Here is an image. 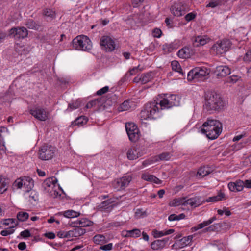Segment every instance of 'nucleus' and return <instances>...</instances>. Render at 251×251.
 I'll list each match as a JSON object with an SVG mask.
<instances>
[{"label":"nucleus","mask_w":251,"mask_h":251,"mask_svg":"<svg viewBox=\"0 0 251 251\" xmlns=\"http://www.w3.org/2000/svg\"><path fill=\"white\" fill-rule=\"evenodd\" d=\"M187 9V6L182 2L176 3L171 7L172 13L176 16H180L184 15Z\"/></svg>","instance_id":"12"},{"label":"nucleus","mask_w":251,"mask_h":251,"mask_svg":"<svg viewBox=\"0 0 251 251\" xmlns=\"http://www.w3.org/2000/svg\"><path fill=\"white\" fill-rule=\"evenodd\" d=\"M109 90L108 86H105L97 92V95H101L106 93Z\"/></svg>","instance_id":"56"},{"label":"nucleus","mask_w":251,"mask_h":251,"mask_svg":"<svg viewBox=\"0 0 251 251\" xmlns=\"http://www.w3.org/2000/svg\"><path fill=\"white\" fill-rule=\"evenodd\" d=\"M5 180H2L1 178H0V194H2L7 190Z\"/></svg>","instance_id":"41"},{"label":"nucleus","mask_w":251,"mask_h":251,"mask_svg":"<svg viewBox=\"0 0 251 251\" xmlns=\"http://www.w3.org/2000/svg\"><path fill=\"white\" fill-rule=\"evenodd\" d=\"M176 103L167 99H163L159 103L155 101L146 104L141 112L142 119H156L159 117V109L170 108Z\"/></svg>","instance_id":"1"},{"label":"nucleus","mask_w":251,"mask_h":251,"mask_svg":"<svg viewBox=\"0 0 251 251\" xmlns=\"http://www.w3.org/2000/svg\"><path fill=\"white\" fill-rule=\"evenodd\" d=\"M234 183L236 184V191H241L243 190L244 187L243 181L239 180L234 182Z\"/></svg>","instance_id":"45"},{"label":"nucleus","mask_w":251,"mask_h":251,"mask_svg":"<svg viewBox=\"0 0 251 251\" xmlns=\"http://www.w3.org/2000/svg\"><path fill=\"white\" fill-rule=\"evenodd\" d=\"M131 180V177L129 176H124L115 181L113 185L115 189L120 190L128 185Z\"/></svg>","instance_id":"14"},{"label":"nucleus","mask_w":251,"mask_h":251,"mask_svg":"<svg viewBox=\"0 0 251 251\" xmlns=\"http://www.w3.org/2000/svg\"><path fill=\"white\" fill-rule=\"evenodd\" d=\"M57 236L59 238H68L69 237V234H68V231L65 232V231H59L57 233Z\"/></svg>","instance_id":"58"},{"label":"nucleus","mask_w":251,"mask_h":251,"mask_svg":"<svg viewBox=\"0 0 251 251\" xmlns=\"http://www.w3.org/2000/svg\"><path fill=\"white\" fill-rule=\"evenodd\" d=\"M98 100H94L89 101L86 105V108H91L93 107L97 106L96 102H98Z\"/></svg>","instance_id":"49"},{"label":"nucleus","mask_w":251,"mask_h":251,"mask_svg":"<svg viewBox=\"0 0 251 251\" xmlns=\"http://www.w3.org/2000/svg\"><path fill=\"white\" fill-rule=\"evenodd\" d=\"M142 178L145 180L152 181L156 184H160L161 183V181L153 175L143 174Z\"/></svg>","instance_id":"27"},{"label":"nucleus","mask_w":251,"mask_h":251,"mask_svg":"<svg viewBox=\"0 0 251 251\" xmlns=\"http://www.w3.org/2000/svg\"><path fill=\"white\" fill-rule=\"evenodd\" d=\"M14 227V226H12L5 230H2L0 232V234L3 236H6L12 234L14 231V230L13 229Z\"/></svg>","instance_id":"38"},{"label":"nucleus","mask_w":251,"mask_h":251,"mask_svg":"<svg viewBox=\"0 0 251 251\" xmlns=\"http://www.w3.org/2000/svg\"><path fill=\"white\" fill-rule=\"evenodd\" d=\"M209 173L210 172L208 168L205 167L200 168L197 172V174L202 177L208 175Z\"/></svg>","instance_id":"36"},{"label":"nucleus","mask_w":251,"mask_h":251,"mask_svg":"<svg viewBox=\"0 0 251 251\" xmlns=\"http://www.w3.org/2000/svg\"><path fill=\"white\" fill-rule=\"evenodd\" d=\"M172 69L178 72L181 73V68L179 65V63L176 61H174L172 62Z\"/></svg>","instance_id":"44"},{"label":"nucleus","mask_w":251,"mask_h":251,"mask_svg":"<svg viewBox=\"0 0 251 251\" xmlns=\"http://www.w3.org/2000/svg\"><path fill=\"white\" fill-rule=\"evenodd\" d=\"M73 227L74 228L68 231L69 237H77L83 235L86 232L85 229L83 228H81L78 226Z\"/></svg>","instance_id":"20"},{"label":"nucleus","mask_w":251,"mask_h":251,"mask_svg":"<svg viewBox=\"0 0 251 251\" xmlns=\"http://www.w3.org/2000/svg\"><path fill=\"white\" fill-rule=\"evenodd\" d=\"M27 35V30L25 27H13L9 31V36L15 39H24Z\"/></svg>","instance_id":"10"},{"label":"nucleus","mask_w":251,"mask_h":251,"mask_svg":"<svg viewBox=\"0 0 251 251\" xmlns=\"http://www.w3.org/2000/svg\"><path fill=\"white\" fill-rule=\"evenodd\" d=\"M43 14L46 17H50L51 19L55 17V12L50 9L46 8L44 10Z\"/></svg>","instance_id":"35"},{"label":"nucleus","mask_w":251,"mask_h":251,"mask_svg":"<svg viewBox=\"0 0 251 251\" xmlns=\"http://www.w3.org/2000/svg\"><path fill=\"white\" fill-rule=\"evenodd\" d=\"M4 127H0V151H2L3 152H4L5 147L3 144V142L2 140V138L1 135V132H2V129H4Z\"/></svg>","instance_id":"48"},{"label":"nucleus","mask_w":251,"mask_h":251,"mask_svg":"<svg viewBox=\"0 0 251 251\" xmlns=\"http://www.w3.org/2000/svg\"><path fill=\"white\" fill-rule=\"evenodd\" d=\"M73 48L77 50H89L92 48V43L88 37L84 35L78 36L72 41Z\"/></svg>","instance_id":"4"},{"label":"nucleus","mask_w":251,"mask_h":251,"mask_svg":"<svg viewBox=\"0 0 251 251\" xmlns=\"http://www.w3.org/2000/svg\"><path fill=\"white\" fill-rule=\"evenodd\" d=\"M169 240V238H165L161 240H156L151 243V248L153 250H160L166 246Z\"/></svg>","instance_id":"17"},{"label":"nucleus","mask_w":251,"mask_h":251,"mask_svg":"<svg viewBox=\"0 0 251 251\" xmlns=\"http://www.w3.org/2000/svg\"><path fill=\"white\" fill-rule=\"evenodd\" d=\"M139 65L138 67H134L132 69L130 70L129 71V73H130V75H135L138 72V69H139Z\"/></svg>","instance_id":"61"},{"label":"nucleus","mask_w":251,"mask_h":251,"mask_svg":"<svg viewBox=\"0 0 251 251\" xmlns=\"http://www.w3.org/2000/svg\"><path fill=\"white\" fill-rule=\"evenodd\" d=\"M20 236L23 238H26L30 237L31 236V234L28 229H26L20 233Z\"/></svg>","instance_id":"55"},{"label":"nucleus","mask_w":251,"mask_h":251,"mask_svg":"<svg viewBox=\"0 0 251 251\" xmlns=\"http://www.w3.org/2000/svg\"><path fill=\"white\" fill-rule=\"evenodd\" d=\"M85 120V123L87 122L86 118L85 116H80L76 118L74 122L72 123V124H75V125H82L83 124V120Z\"/></svg>","instance_id":"42"},{"label":"nucleus","mask_w":251,"mask_h":251,"mask_svg":"<svg viewBox=\"0 0 251 251\" xmlns=\"http://www.w3.org/2000/svg\"><path fill=\"white\" fill-rule=\"evenodd\" d=\"M193 45L195 47H199V46H203L206 44L209 41L208 38H204L201 36H197L192 39Z\"/></svg>","instance_id":"21"},{"label":"nucleus","mask_w":251,"mask_h":251,"mask_svg":"<svg viewBox=\"0 0 251 251\" xmlns=\"http://www.w3.org/2000/svg\"><path fill=\"white\" fill-rule=\"evenodd\" d=\"M18 249L20 250H24L26 249V245L25 242H20L18 245Z\"/></svg>","instance_id":"63"},{"label":"nucleus","mask_w":251,"mask_h":251,"mask_svg":"<svg viewBox=\"0 0 251 251\" xmlns=\"http://www.w3.org/2000/svg\"><path fill=\"white\" fill-rule=\"evenodd\" d=\"M202 126L201 132L206 134L207 137L212 140L217 138L222 130V124L217 120L208 119L203 124Z\"/></svg>","instance_id":"3"},{"label":"nucleus","mask_w":251,"mask_h":251,"mask_svg":"<svg viewBox=\"0 0 251 251\" xmlns=\"http://www.w3.org/2000/svg\"><path fill=\"white\" fill-rule=\"evenodd\" d=\"M141 82L142 84H146L149 82L152 78L151 73H147L142 75Z\"/></svg>","instance_id":"37"},{"label":"nucleus","mask_w":251,"mask_h":251,"mask_svg":"<svg viewBox=\"0 0 251 251\" xmlns=\"http://www.w3.org/2000/svg\"><path fill=\"white\" fill-rule=\"evenodd\" d=\"M31 178L29 176H24L17 179L13 184V188L20 189L22 187L25 189V193L29 192L31 190L30 186Z\"/></svg>","instance_id":"7"},{"label":"nucleus","mask_w":251,"mask_h":251,"mask_svg":"<svg viewBox=\"0 0 251 251\" xmlns=\"http://www.w3.org/2000/svg\"><path fill=\"white\" fill-rule=\"evenodd\" d=\"M139 148L132 147L127 152V157L129 160H133L136 159L142 155Z\"/></svg>","instance_id":"16"},{"label":"nucleus","mask_w":251,"mask_h":251,"mask_svg":"<svg viewBox=\"0 0 251 251\" xmlns=\"http://www.w3.org/2000/svg\"><path fill=\"white\" fill-rule=\"evenodd\" d=\"M172 156V154L169 152H163L158 155V157L159 159H156V161H167L169 160Z\"/></svg>","instance_id":"32"},{"label":"nucleus","mask_w":251,"mask_h":251,"mask_svg":"<svg viewBox=\"0 0 251 251\" xmlns=\"http://www.w3.org/2000/svg\"><path fill=\"white\" fill-rule=\"evenodd\" d=\"M193 237L192 235H189L187 237H184L181 239L182 244L185 246L189 245L192 242Z\"/></svg>","instance_id":"39"},{"label":"nucleus","mask_w":251,"mask_h":251,"mask_svg":"<svg viewBox=\"0 0 251 251\" xmlns=\"http://www.w3.org/2000/svg\"><path fill=\"white\" fill-rule=\"evenodd\" d=\"M94 242L98 245H103L107 242L105 237L101 234L96 235L93 237Z\"/></svg>","instance_id":"25"},{"label":"nucleus","mask_w":251,"mask_h":251,"mask_svg":"<svg viewBox=\"0 0 251 251\" xmlns=\"http://www.w3.org/2000/svg\"><path fill=\"white\" fill-rule=\"evenodd\" d=\"M162 34V31L160 29L155 28L152 31V35L154 37L159 38Z\"/></svg>","instance_id":"52"},{"label":"nucleus","mask_w":251,"mask_h":251,"mask_svg":"<svg viewBox=\"0 0 251 251\" xmlns=\"http://www.w3.org/2000/svg\"><path fill=\"white\" fill-rule=\"evenodd\" d=\"M55 148L49 145H44L39 151L38 155L40 159L43 160L51 159L55 155Z\"/></svg>","instance_id":"5"},{"label":"nucleus","mask_w":251,"mask_h":251,"mask_svg":"<svg viewBox=\"0 0 251 251\" xmlns=\"http://www.w3.org/2000/svg\"><path fill=\"white\" fill-rule=\"evenodd\" d=\"M215 73L218 76L224 77L230 74V69L226 66H219L216 67Z\"/></svg>","instance_id":"19"},{"label":"nucleus","mask_w":251,"mask_h":251,"mask_svg":"<svg viewBox=\"0 0 251 251\" xmlns=\"http://www.w3.org/2000/svg\"><path fill=\"white\" fill-rule=\"evenodd\" d=\"M57 179L54 176L49 177L44 181L42 183V187L44 190L47 192H50V188L53 189L55 188Z\"/></svg>","instance_id":"15"},{"label":"nucleus","mask_w":251,"mask_h":251,"mask_svg":"<svg viewBox=\"0 0 251 251\" xmlns=\"http://www.w3.org/2000/svg\"><path fill=\"white\" fill-rule=\"evenodd\" d=\"M28 214L25 212H19L17 215V219L20 221H25L28 219Z\"/></svg>","instance_id":"33"},{"label":"nucleus","mask_w":251,"mask_h":251,"mask_svg":"<svg viewBox=\"0 0 251 251\" xmlns=\"http://www.w3.org/2000/svg\"><path fill=\"white\" fill-rule=\"evenodd\" d=\"M185 215L183 213H181L178 215L173 214L170 215L168 217V220L170 221H178L181 219H184Z\"/></svg>","instance_id":"31"},{"label":"nucleus","mask_w":251,"mask_h":251,"mask_svg":"<svg viewBox=\"0 0 251 251\" xmlns=\"http://www.w3.org/2000/svg\"><path fill=\"white\" fill-rule=\"evenodd\" d=\"M209 73V70L205 67L195 68L188 73V80L189 81H191L193 79L199 80L208 75Z\"/></svg>","instance_id":"6"},{"label":"nucleus","mask_w":251,"mask_h":251,"mask_svg":"<svg viewBox=\"0 0 251 251\" xmlns=\"http://www.w3.org/2000/svg\"><path fill=\"white\" fill-rule=\"evenodd\" d=\"M126 234H124L125 237H130L133 238H137L140 236L141 234V232L140 229L137 228H135L131 230L126 231Z\"/></svg>","instance_id":"24"},{"label":"nucleus","mask_w":251,"mask_h":251,"mask_svg":"<svg viewBox=\"0 0 251 251\" xmlns=\"http://www.w3.org/2000/svg\"><path fill=\"white\" fill-rule=\"evenodd\" d=\"M93 222L88 220L86 218L81 219L79 220H76L74 222H72L70 225L71 226H78L81 228L86 226H90L93 225Z\"/></svg>","instance_id":"18"},{"label":"nucleus","mask_w":251,"mask_h":251,"mask_svg":"<svg viewBox=\"0 0 251 251\" xmlns=\"http://www.w3.org/2000/svg\"><path fill=\"white\" fill-rule=\"evenodd\" d=\"M113 247L112 243H109L106 245L101 246L100 247V249L104 250V251H110L112 250Z\"/></svg>","instance_id":"51"},{"label":"nucleus","mask_w":251,"mask_h":251,"mask_svg":"<svg viewBox=\"0 0 251 251\" xmlns=\"http://www.w3.org/2000/svg\"><path fill=\"white\" fill-rule=\"evenodd\" d=\"M245 62H250L251 61V50L248 51L243 58Z\"/></svg>","instance_id":"50"},{"label":"nucleus","mask_w":251,"mask_h":251,"mask_svg":"<svg viewBox=\"0 0 251 251\" xmlns=\"http://www.w3.org/2000/svg\"><path fill=\"white\" fill-rule=\"evenodd\" d=\"M204 201H201L200 198L195 197L186 200V205H190L192 207H196L201 204Z\"/></svg>","instance_id":"22"},{"label":"nucleus","mask_w":251,"mask_h":251,"mask_svg":"<svg viewBox=\"0 0 251 251\" xmlns=\"http://www.w3.org/2000/svg\"><path fill=\"white\" fill-rule=\"evenodd\" d=\"M231 43L229 40L224 39L220 42H217L212 47V50L217 54H222L227 51L230 47Z\"/></svg>","instance_id":"9"},{"label":"nucleus","mask_w":251,"mask_h":251,"mask_svg":"<svg viewBox=\"0 0 251 251\" xmlns=\"http://www.w3.org/2000/svg\"><path fill=\"white\" fill-rule=\"evenodd\" d=\"M44 235L45 236L50 239H53L55 237L54 233L51 232L46 233L44 234Z\"/></svg>","instance_id":"62"},{"label":"nucleus","mask_w":251,"mask_h":251,"mask_svg":"<svg viewBox=\"0 0 251 251\" xmlns=\"http://www.w3.org/2000/svg\"><path fill=\"white\" fill-rule=\"evenodd\" d=\"M244 187L247 188H251V180H246L244 181Z\"/></svg>","instance_id":"64"},{"label":"nucleus","mask_w":251,"mask_h":251,"mask_svg":"<svg viewBox=\"0 0 251 251\" xmlns=\"http://www.w3.org/2000/svg\"><path fill=\"white\" fill-rule=\"evenodd\" d=\"M110 203V202L109 201H105L103 202H102L99 206L100 208L101 209H106V207Z\"/></svg>","instance_id":"59"},{"label":"nucleus","mask_w":251,"mask_h":251,"mask_svg":"<svg viewBox=\"0 0 251 251\" xmlns=\"http://www.w3.org/2000/svg\"><path fill=\"white\" fill-rule=\"evenodd\" d=\"M131 107L130 102L129 100H126L123 102L120 106L119 109V111H126L129 109Z\"/></svg>","instance_id":"34"},{"label":"nucleus","mask_w":251,"mask_h":251,"mask_svg":"<svg viewBox=\"0 0 251 251\" xmlns=\"http://www.w3.org/2000/svg\"><path fill=\"white\" fill-rule=\"evenodd\" d=\"M196 16V14L192 12L189 13L185 16V19L187 21L189 22L195 18Z\"/></svg>","instance_id":"53"},{"label":"nucleus","mask_w":251,"mask_h":251,"mask_svg":"<svg viewBox=\"0 0 251 251\" xmlns=\"http://www.w3.org/2000/svg\"><path fill=\"white\" fill-rule=\"evenodd\" d=\"M100 44L106 51H112L116 47L114 40L108 36H102L100 41Z\"/></svg>","instance_id":"11"},{"label":"nucleus","mask_w":251,"mask_h":251,"mask_svg":"<svg viewBox=\"0 0 251 251\" xmlns=\"http://www.w3.org/2000/svg\"><path fill=\"white\" fill-rule=\"evenodd\" d=\"M225 106V102L219 94L215 92H208L205 95L203 108L210 113L220 112Z\"/></svg>","instance_id":"2"},{"label":"nucleus","mask_w":251,"mask_h":251,"mask_svg":"<svg viewBox=\"0 0 251 251\" xmlns=\"http://www.w3.org/2000/svg\"><path fill=\"white\" fill-rule=\"evenodd\" d=\"M36 38L42 42H48L49 40L50 39V35L47 34L45 35L42 33H39L37 34H35Z\"/></svg>","instance_id":"30"},{"label":"nucleus","mask_w":251,"mask_h":251,"mask_svg":"<svg viewBox=\"0 0 251 251\" xmlns=\"http://www.w3.org/2000/svg\"><path fill=\"white\" fill-rule=\"evenodd\" d=\"M126 128L129 139L131 141L136 142L138 140L139 138V131L134 123H126Z\"/></svg>","instance_id":"8"},{"label":"nucleus","mask_w":251,"mask_h":251,"mask_svg":"<svg viewBox=\"0 0 251 251\" xmlns=\"http://www.w3.org/2000/svg\"><path fill=\"white\" fill-rule=\"evenodd\" d=\"M225 194L220 192L218 195L209 197L205 201L207 202H216L222 201L225 198Z\"/></svg>","instance_id":"28"},{"label":"nucleus","mask_w":251,"mask_h":251,"mask_svg":"<svg viewBox=\"0 0 251 251\" xmlns=\"http://www.w3.org/2000/svg\"><path fill=\"white\" fill-rule=\"evenodd\" d=\"M152 235L154 238H157L164 236V233L163 231H160L156 229H154L152 231Z\"/></svg>","instance_id":"47"},{"label":"nucleus","mask_w":251,"mask_h":251,"mask_svg":"<svg viewBox=\"0 0 251 251\" xmlns=\"http://www.w3.org/2000/svg\"><path fill=\"white\" fill-rule=\"evenodd\" d=\"M228 187L230 191L233 192L236 191V184L234 183V182L229 183Z\"/></svg>","instance_id":"60"},{"label":"nucleus","mask_w":251,"mask_h":251,"mask_svg":"<svg viewBox=\"0 0 251 251\" xmlns=\"http://www.w3.org/2000/svg\"><path fill=\"white\" fill-rule=\"evenodd\" d=\"M63 215L65 217L72 218L79 216L80 215V213L73 210H68L64 212Z\"/></svg>","instance_id":"29"},{"label":"nucleus","mask_w":251,"mask_h":251,"mask_svg":"<svg viewBox=\"0 0 251 251\" xmlns=\"http://www.w3.org/2000/svg\"><path fill=\"white\" fill-rule=\"evenodd\" d=\"M162 49L165 52L169 53L173 50L174 47L173 45L171 44H165L163 45Z\"/></svg>","instance_id":"40"},{"label":"nucleus","mask_w":251,"mask_h":251,"mask_svg":"<svg viewBox=\"0 0 251 251\" xmlns=\"http://www.w3.org/2000/svg\"><path fill=\"white\" fill-rule=\"evenodd\" d=\"M32 116L39 121H45L49 118V113L45 109L38 107L32 110Z\"/></svg>","instance_id":"13"},{"label":"nucleus","mask_w":251,"mask_h":251,"mask_svg":"<svg viewBox=\"0 0 251 251\" xmlns=\"http://www.w3.org/2000/svg\"><path fill=\"white\" fill-rule=\"evenodd\" d=\"M239 78L240 77L237 75H231L226 79V82L234 84L238 81Z\"/></svg>","instance_id":"43"},{"label":"nucleus","mask_w":251,"mask_h":251,"mask_svg":"<svg viewBox=\"0 0 251 251\" xmlns=\"http://www.w3.org/2000/svg\"><path fill=\"white\" fill-rule=\"evenodd\" d=\"M186 200L185 197H181L174 199L170 203L171 206H177L180 205H186Z\"/></svg>","instance_id":"23"},{"label":"nucleus","mask_w":251,"mask_h":251,"mask_svg":"<svg viewBox=\"0 0 251 251\" xmlns=\"http://www.w3.org/2000/svg\"><path fill=\"white\" fill-rule=\"evenodd\" d=\"M49 194V195L54 198H57L59 195L60 196V195L59 194L58 192L54 188L51 191L50 190V192H48Z\"/></svg>","instance_id":"54"},{"label":"nucleus","mask_w":251,"mask_h":251,"mask_svg":"<svg viewBox=\"0 0 251 251\" xmlns=\"http://www.w3.org/2000/svg\"><path fill=\"white\" fill-rule=\"evenodd\" d=\"M208 226V224L206 221H204L203 222L198 224L197 226H195L192 228V230L193 231H196L198 229L203 228L204 227Z\"/></svg>","instance_id":"46"},{"label":"nucleus","mask_w":251,"mask_h":251,"mask_svg":"<svg viewBox=\"0 0 251 251\" xmlns=\"http://www.w3.org/2000/svg\"><path fill=\"white\" fill-rule=\"evenodd\" d=\"M80 106V102L78 101H76L75 103L69 104V107L71 109H76Z\"/></svg>","instance_id":"57"},{"label":"nucleus","mask_w":251,"mask_h":251,"mask_svg":"<svg viewBox=\"0 0 251 251\" xmlns=\"http://www.w3.org/2000/svg\"><path fill=\"white\" fill-rule=\"evenodd\" d=\"M178 56L181 58H187L190 56L189 49L186 47L179 50L177 53Z\"/></svg>","instance_id":"26"}]
</instances>
